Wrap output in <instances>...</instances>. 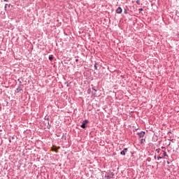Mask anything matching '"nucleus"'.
Returning <instances> with one entry per match:
<instances>
[{
    "label": "nucleus",
    "instance_id": "obj_1",
    "mask_svg": "<svg viewBox=\"0 0 179 179\" xmlns=\"http://www.w3.org/2000/svg\"><path fill=\"white\" fill-rule=\"evenodd\" d=\"M89 123V120H85L83 122L82 124L80 125L81 128H86V124Z\"/></svg>",
    "mask_w": 179,
    "mask_h": 179
},
{
    "label": "nucleus",
    "instance_id": "obj_2",
    "mask_svg": "<svg viewBox=\"0 0 179 179\" xmlns=\"http://www.w3.org/2000/svg\"><path fill=\"white\" fill-rule=\"evenodd\" d=\"M126 152H128V148H124V149L120 152V154L122 155L123 156H125Z\"/></svg>",
    "mask_w": 179,
    "mask_h": 179
},
{
    "label": "nucleus",
    "instance_id": "obj_3",
    "mask_svg": "<svg viewBox=\"0 0 179 179\" xmlns=\"http://www.w3.org/2000/svg\"><path fill=\"white\" fill-rule=\"evenodd\" d=\"M116 13H122V8L121 7H119L116 10Z\"/></svg>",
    "mask_w": 179,
    "mask_h": 179
},
{
    "label": "nucleus",
    "instance_id": "obj_4",
    "mask_svg": "<svg viewBox=\"0 0 179 179\" xmlns=\"http://www.w3.org/2000/svg\"><path fill=\"white\" fill-rule=\"evenodd\" d=\"M162 156L163 157H160V159H163V157H168L167 153H166L164 151L162 152Z\"/></svg>",
    "mask_w": 179,
    "mask_h": 179
},
{
    "label": "nucleus",
    "instance_id": "obj_5",
    "mask_svg": "<svg viewBox=\"0 0 179 179\" xmlns=\"http://www.w3.org/2000/svg\"><path fill=\"white\" fill-rule=\"evenodd\" d=\"M59 148H60L59 147H58L57 148H52V152H55L56 153H58V150L57 149H59Z\"/></svg>",
    "mask_w": 179,
    "mask_h": 179
},
{
    "label": "nucleus",
    "instance_id": "obj_6",
    "mask_svg": "<svg viewBox=\"0 0 179 179\" xmlns=\"http://www.w3.org/2000/svg\"><path fill=\"white\" fill-rule=\"evenodd\" d=\"M139 136H140L141 138H143V136H145V132L141 131V132L139 134Z\"/></svg>",
    "mask_w": 179,
    "mask_h": 179
},
{
    "label": "nucleus",
    "instance_id": "obj_7",
    "mask_svg": "<svg viewBox=\"0 0 179 179\" xmlns=\"http://www.w3.org/2000/svg\"><path fill=\"white\" fill-rule=\"evenodd\" d=\"M49 59H50V61H52V60L54 59V57H49Z\"/></svg>",
    "mask_w": 179,
    "mask_h": 179
},
{
    "label": "nucleus",
    "instance_id": "obj_8",
    "mask_svg": "<svg viewBox=\"0 0 179 179\" xmlns=\"http://www.w3.org/2000/svg\"><path fill=\"white\" fill-rule=\"evenodd\" d=\"M92 90H94V92H97L94 87H92Z\"/></svg>",
    "mask_w": 179,
    "mask_h": 179
},
{
    "label": "nucleus",
    "instance_id": "obj_9",
    "mask_svg": "<svg viewBox=\"0 0 179 179\" xmlns=\"http://www.w3.org/2000/svg\"><path fill=\"white\" fill-rule=\"evenodd\" d=\"M7 6H8V4H6L5 5V9H6Z\"/></svg>",
    "mask_w": 179,
    "mask_h": 179
},
{
    "label": "nucleus",
    "instance_id": "obj_10",
    "mask_svg": "<svg viewBox=\"0 0 179 179\" xmlns=\"http://www.w3.org/2000/svg\"><path fill=\"white\" fill-rule=\"evenodd\" d=\"M4 1V2H8V1H9V0H3Z\"/></svg>",
    "mask_w": 179,
    "mask_h": 179
},
{
    "label": "nucleus",
    "instance_id": "obj_11",
    "mask_svg": "<svg viewBox=\"0 0 179 179\" xmlns=\"http://www.w3.org/2000/svg\"><path fill=\"white\" fill-rule=\"evenodd\" d=\"M94 67L96 69L97 68V66H94Z\"/></svg>",
    "mask_w": 179,
    "mask_h": 179
},
{
    "label": "nucleus",
    "instance_id": "obj_12",
    "mask_svg": "<svg viewBox=\"0 0 179 179\" xmlns=\"http://www.w3.org/2000/svg\"><path fill=\"white\" fill-rule=\"evenodd\" d=\"M76 61L78 62V59H76Z\"/></svg>",
    "mask_w": 179,
    "mask_h": 179
}]
</instances>
